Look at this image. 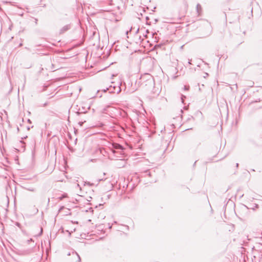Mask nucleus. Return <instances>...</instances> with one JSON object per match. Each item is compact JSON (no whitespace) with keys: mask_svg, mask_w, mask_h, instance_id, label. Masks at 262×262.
<instances>
[{"mask_svg":"<svg viewBox=\"0 0 262 262\" xmlns=\"http://www.w3.org/2000/svg\"><path fill=\"white\" fill-rule=\"evenodd\" d=\"M140 83L144 87L151 86L154 84V79L150 75L145 74L141 76Z\"/></svg>","mask_w":262,"mask_h":262,"instance_id":"1","label":"nucleus"}]
</instances>
